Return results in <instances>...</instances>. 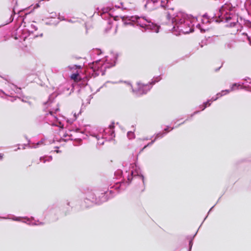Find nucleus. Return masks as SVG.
Returning a JSON list of instances; mask_svg holds the SVG:
<instances>
[{
	"label": "nucleus",
	"mask_w": 251,
	"mask_h": 251,
	"mask_svg": "<svg viewBox=\"0 0 251 251\" xmlns=\"http://www.w3.org/2000/svg\"><path fill=\"white\" fill-rule=\"evenodd\" d=\"M180 30L182 31V32L184 33H188L189 32V31H184L182 28L180 29Z\"/></svg>",
	"instance_id": "21"
},
{
	"label": "nucleus",
	"mask_w": 251,
	"mask_h": 251,
	"mask_svg": "<svg viewBox=\"0 0 251 251\" xmlns=\"http://www.w3.org/2000/svg\"><path fill=\"white\" fill-rule=\"evenodd\" d=\"M71 78L75 82H78L81 80V78L78 73L73 74L71 75Z\"/></svg>",
	"instance_id": "8"
},
{
	"label": "nucleus",
	"mask_w": 251,
	"mask_h": 251,
	"mask_svg": "<svg viewBox=\"0 0 251 251\" xmlns=\"http://www.w3.org/2000/svg\"><path fill=\"white\" fill-rule=\"evenodd\" d=\"M58 111H59V108L58 106L55 108H50L48 109V113H47L45 115V118L46 119L49 116H50V118L52 119L53 121H50V125L53 126H57L59 128L60 130H61L63 129V124L57 116L54 115V114Z\"/></svg>",
	"instance_id": "1"
},
{
	"label": "nucleus",
	"mask_w": 251,
	"mask_h": 251,
	"mask_svg": "<svg viewBox=\"0 0 251 251\" xmlns=\"http://www.w3.org/2000/svg\"><path fill=\"white\" fill-rule=\"evenodd\" d=\"M165 16L168 20H173V18L172 17L171 14H169L168 12L165 13Z\"/></svg>",
	"instance_id": "14"
},
{
	"label": "nucleus",
	"mask_w": 251,
	"mask_h": 251,
	"mask_svg": "<svg viewBox=\"0 0 251 251\" xmlns=\"http://www.w3.org/2000/svg\"><path fill=\"white\" fill-rule=\"evenodd\" d=\"M18 29L19 28H17L15 31H13L12 32V36L16 40H17L20 38H23L24 40H25V39L27 38L28 36H29L31 33H33V30H37L38 28L35 25L31 24L30 29H28L27 30V33H24L22 35L18 33Z\"/></svg>",
	"instance_id": "2"
},
{
	"label": "nucleus",
	"mask_w": 251,
	"mask_h": 251,
	"mask_svg": "<svg viewBox=\"0 0 251 251\" xmlns=\"http://www.w3.org/2000/svg\"><path fill=\"white\" fill-rule=\"evenodd\" d=\"M16 14V12L15 11L14 8H13V11L12 12V13L11 14L10 17L9 18V19L5 22V23L3 24H1L0 25V27H2L6 25H8L11 23H12L14 19V16Z\"/></svg>",
	"instance_id": "7"
},
{
	"label": "nucleus",
	"mask_w": 251,
	"mask_h": 251,
	"mask_svg": "<svg viewBox=\"0 0 251 251\" xmlns=\"http://www.w3.org/2000/svg\"><path fill=\"white\" fill-rule=\"evenodd\" d=\"M162 0H153L154 2H158L159 1H161Z\"/></svg>",
	"instance_id": "24"
},
{
	"label": "nucleus",
	"mask_w": 251,
	"mask_h": 251,
	"mask_svg": "<svg viewBox=\"0 0 251 251\" xmlns=\"http://www.w3.org/2000/svg\"><path fill=\"white\" fill-rule=\"evenodd\" d=\"M248 40H250V37H249V36H248Z\"/></svg>",
	"instance_id": "27"
},
{
	"label": "nucleus",
	"mask_w": 251,
	"mask_h": 251,
	"mask_svg": "<svg viewBox=\"0 0 251 251\" xmlns=\"http://www.w3.org/2000/svg\"><path fill=\"white\" fill-rule=\"evenodd\" d=\"M54 148L56 149V150H55L54 151H55L56 152L58 153V152H61V151H60V150H58V149H59V147H58V146H56V147H55Z\"/></svg>",
	"instance_id": "17"
},
{
	"label": "nucleus",
	"mask_w": 251,
	"mask_h": 251,
	"mask_svg": "<svg viewBox=\"0 0 251 251\" xmlns=\"http://www.w3.org/2000/svg\"><path fill=\"white\" fill-rule=\"evenodd\" d=\"M57 96V95L55 93H53L50 95L48 100L43 103V104L46 106V108H49L51 106V104L54 102V100L56 98Z\"/></svg>",
	"instance_id": "5"
},
{
	"label": "nucleus",
	"mask_w": 251,
	"mask_h": 251,
	"mask_svg": "<svg viewBox=\"0 0 251 251\" xmlns=\"http://www.w3.org/2000/svg\"><path fill=\"white\" fill-rule=\"evenodd\" d=\"M2 157H3V155L0 154V159H1L2 158Z\"/></svg>",
	"instance_id": "23"
},
{
	"label": "nucleus",
	"mask_w": 251,
	"mask_h": 251,
	"mask_svg": "<svg viewBox=\"0 0 251 251\" xmlns=\"http://www.w3.org/2000/svg\"><path fill=\"white\" fill-rule=\"evenodd\" d=\"M127 136L129 139H132L135 138V134L133 132L128 131L127 133Z\"/></svg>",
	"instance_id": "10"
},
{
	"label": "nucleus",
	"mask_w": 251,
	"mask_h": 251,
	"mask_svg": "<svg viewBox=\"0 0 251 251\" xmlns=\"http://www.w3.org/2000/svg\"><path fill=\"white\" fill-rule=\"evenodd\" d=\"M74 68H75V69H81L82 68V66L81 65H75L74 66Z\"/></svg>",
	"instance_id": "19"
},
{
	"label": "nucleus",
	"mask_w": 251,
	"mask_h": 251,
	"mask_svg": "<svg viewBox=\"0 0 251 251\" xmlns=\"http://www.w3.org/2000/svg\"><path fill=\"white\" fill-rule=\"evenodd\" d=\"M40 7L39 3H37L34 6L33 10Z\"/></svg>",
	"instance_id": "18"
},
{
	"label": "nucleus",
	"mask_w": 251,
	"mask_h": 251,
	"mask_svg": "<svg viewBox=\"0 0 251 251\" xmlns=\"http://www.w3.org/2000/svg\"><path fill=\"white\" fill-rule=\"evenodd\" d=\"M203 105H204V107L203 108L202 110H204L207 106H210V103L208 101H207V102H205L203 104Z\"/></svg>",
	"instance_id": "16"
},
{
	"label": "nucleus",
	"mask_w": 251,
	"mask_h": 251,
	"mask_svg": "<svg viewBox=\"0 0 251 251\" xmlns=\"http://www.w3.org/2000/svg\"><path fill=\"white\" fill-rule=\"evenodd\" d=\"M59 19L60 21H62V20H63V17H61H61H60L59 18Z\"/></svg>",
	"instance_id": "25"
},
{
	"label": "nucleus",
	"mask_w": 251,
	"mask_h": 251,
	"mask_svg": "<svg viewBox=\"0 0 251 251\" xmlns=\"http://www.w3.org/2000/svg\"><path fill=\"white\" fill-rule=\"evenodd\" d=\"M42 36H43V33H41L39 35H34V38L38 37L39 36L42 37Z\"/></svg>",
	"instance_id": "20"
},
{
	"label": "nucleus",
	"mask_w": 251,
	"mask_h": 251,
	"mask_svg": "<svg viewBox=\"0 0 251 251\" xmlns=\"http://www.w3.org/2000/svg\"><path fill=\"white\" fill-rule=\"evenodd\" d=\"M61 140H63V138L62 137H61L60 139V141Z\"/></svg>",
	"instance_id": "26"
},
{
	"label": "nucleus",
	"mask_w": 251,
	"mask_h": 251,
	"mask_svg": "<svg viewBox=\"0 0 251 251\" xmlns=\"http://www.w3.org/2000/svg\"><path fill=\"white\" fill-rule=\"evenodd\" d=\"M44 139H42L40 141H38L36 144V145H35L33 147H31V148H38L40 145L41 144H43V142H44ZM29 147H30V146L28 145Z\"/></svg>",
	"instance_id": "11"
},
{
	"label": "nucleus",
	"mask_w": 251,
	"mask_h": 251,
	"mask_svg": "<svg viewBox=\"0 0 251 251\" xmlns=\"http://www.w3.org/2000/svg\"><path fill=\"white\" fill-rule=\"evenodd\" d=\"M0 218H1V219H8V218L5 217H0Z\"/></svg>",
	"instance_id": "22"
},
{
	"label": "nucleus",
	"mask_w": 251,
	"mask_h": 251,
	"mask_svg": "<svg viewBox=\"0 0 251 251\" xmlns=\"http://www.w3.org/2000/svg\"><path fill=\"white\" fill-rule=\"evenodd\" d=\"M20 219H21V217H16V216H14V217L12 218V219L13 221H21Z\"/></svg>",
	"instance_id": "15"
},
{
	"label": "nucleus",
	"mask_w": 251,
	"mask_h": 251,
	"mask_svg": "<svg viewBox=\"0 0 251 251\" xmlns=\"http://www.w3.org/2000/svg\"><path fill=\"white\" fill-rule=\"evenodd\" d=\"M9 87L11 89V92L9 91V93H6L7 94L10 95L9 97H13L12 95L14 93L20 95V97H23L22 89L20 87H18L17 85L14 84L13 83H10Z\"/></svg>",
	"instance_id": "4"
},
{
	"label": "nucleus",
	"mask_w": 251,
	"mask_h": 251,
	"mask_svg": "<svg viewBox=\"0 0 251 251\" xmlns=\"http://www.w3.org/2000/svg\"><path fill=\"white\" fill-rule=\"evenodd\" d=\"M28 143L30 142V140H28Z\"/></svg>",
	"instance_id": "28"
},
{
	"label": "nucleus",
	"mask_w": 251,
	"mask_h": 251,
	"mask_svg": "<svg viewBox=\"0 0 251 251\" xmlns=\"http://www.w3.org/2000/svg\"><path fill=\"white\" fill-rule=\"evenodd\" d=\"M4 96H10V95L7 94L4 91H3L2 90L0 89V96L1 98H3Z\"/></svg>",
	"instance_id": "13"
},
{
	"label": "nucleus",
	"mask_w": 251,
	"mask_h": 251,
	"mask_svg": "<svg viewBox=\"0 0 251 251\" xmlns=\"http://www.w3.org/2000/svg\"><path fill=\"white\" fill-rule=\"evenodd\" d=\"M236 86V84L235 83V84H233V85H232V87H231L230 90H226L225 91H223L222 92V93L226 92V93L224 94L223 95H225L226 94H227V93H229L230 92L233 91V87H234V86Z\"/></svg>",
	"instance_id": "12"
},
{
	"label": "nucleus",
	"mask_w": 251,
	"mask_h": 251,
	"mask_svg": "<svg viewBox=\"0 0 251 251\" xmlns=\"http://www.w3.org/2000/svg\"><path fill=\"white\" fill-rule=\"evenodd\" d=\"M52 159V156H41L40 158V160L43 163H46V162H49L51 161Z\"/></svg>",
	"instance_id": "9"
},
{
	"label": "nucleus",
	"mask_w": 251,
	"mask_h": 251,
	"mask_svg": "<svg viewBox=\"0 0 251 251\" xmlns=\"http://www.w3.org/2000/svg\"><path fill=\"white\" fill-rule=\"evenodd\" d=\"M49 215L52 217V220L56 221L58 219V216L61 214V209L57 204H53L48 208Z\"/></svg>",
	"instance_id": "3"
},
{
	"label": "nucleus",
	"mask_w": 251,
	"mask_h": 251,
	"mask_svg": "<svg viewBox=\"0 0 251 251\" xmlns=\"http://www.w3.org/2000/svg\"><path fill=\"white\" fill-rule=\"evenodd\" d=\"M24 220L22 221V222L26 223L27 224L29 225L37 226V225H42L44 224V223L43 222H39V220H38L37 221V222H32L31 221L30 219H29L26 217H24Z\"/></svg>",
	"instance_id": "6"
}]
</instances>
